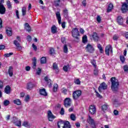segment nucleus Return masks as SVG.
Masks as SVG:
<instances>
[{"instance_id":"obj_1","label":"nucleus","mask_w":128,"mask_h":128,"mask_svg":"<svg viewBox=\"0 0 128 128\" xmlns=\"http://www.w3.org/2000/svg\"><path fill=\"white\" fill-rule=\"evenodd\" d=\"M111 88L113 92H116L118 90V86H120V83L118 82V80L116 78H111Z\"/></svg>"},{"instance_id":"obj_2","label":"nucleus","mask_w":128,"mask_h":128,"mask_svg":"<svg viewBox=\"0 0 128 128\" xmlns=\"http://www.w3.org/2000/svg\"><path fill=\"white\" fill-rule=\"evenodd\" d=\"M72 36L76 40H78V36H80V32L78 28H74L72 31Z\"/></svg>"},{"instance_id":"obj_3","label":"nucleus","mask_w":128,"mask_h":128,"mask_svg":"<svg viewBox=\"0 0 128 128\" xmlns=\"http://www.w3.org/2000/svg\"><path fill=\"white\" fill-rule=\"evenodd\" d=\"M91 40H93L94 42H98L100 40V36L98 33L94 32L90 36Z\"/></svg>"},{"instance_id":"obj_4","label":"nucleus","mask_w":128,"mask_h":128,"mask_svg":"<svg viewBox=\"0 0 128 128\" xmlns=\"http://www.w3.org/2000/svg\"><path fill=\"white\" fill-rule=\"evenodd\" d=\"M72 95L74 100H78L80 96H82V91L80 90H76L73 92Z\"/></svg>"},{"instance_id":"obj_5","label":"nucleus","mask_w":128,"mask_h":128,"mask_svg":"<svg viewBox=\"0 0 128 128\" xmlns=\"http://www.w3.org/2000/svg\"><path fill=\"white\" fill-rule=\"evenodd\" d=\"M12 122L14 124H15V126H22V122L20 121V120H18V118H16V117H13Z\"/></svg>"},{"instance_id":"obj_6","label":"nucleus","mask_w":128,"mask_h":128,"mask_svg":"<svg viewBox=\"0 0 128 128\" xmlns=\"http://www.w3.org/2000/svg\"><path fill=\"white\" fill-rule=\"evenodd\" d=\"M121 10L123 14H126V12H128V4H126V3H122L121 8Z\"/></svg>"},{"instance_id":"obj_7","label":"nucleus","mask_w":128,"mask_h":128,"mask_svg":"<svg viewBox=\"0 0 128 128\" xmlns=\"http://www.w3.org/2000/svg\"><path fill=\"white\" fill-rule=\"evenodd\" d=\"M72 104V100L70 98H65L64 100V106L66 108H68V106H70V104Z\"/></svg>"},{"instance_id":"obj_8","label":"nucleus","mask_w":128,"mask_h":128,"mask_svg":"<svg viewBox=\"0 0 128 128\" xmlns=\"http://www.w3.org/2000/svg\"><path fill=\"white\" fill-rule=\"evenodd\" d=\"M110 52L111 54H112V48L110 45H108L105 49V52L107 56H110Z\"/></svg>"},{"instance_id":"obj_9","label":"nucleus","mask_w":128,"mask_h":128,"mask_svg":"<svg viewBox=\"0 0 128 128\" xmlns=\"http://www.w3.org/2000/svg\"><path fill=\"white\" fill-rule=\"evenodd\" d=\"M86 50H87V52H90L91 54H92V52H94V46L90 44H88L86 46Z\"/></svg>"},{"instance_id":"obj_10","label":"nucleus","mask_w":128,"mask_h":128,"mask_svg":"<svg viewBox=\"0 0 128 128\" xmlns=\"http://www.w3.org/2000/svg\"><path fill=\"white\" fill-rule=\"evenodd\" d=\"M96 109L94 105H91L90 106L89 111L91 114H94L96 112Z\"/></svg>"},{"instance_id":"obj_11","label":"nucleus","mask_w":128,"mask_h":128,"mask_svg":"<svg viewBox=\"0 0 128 128\" xmlns=\"http://www.w3.org/2000/svg\"><path fill=\"white\" fill-rule=\"evenodd\" d=\"M87 120L88 124H90V125H92L93 128H96V123H94V121L92 118V117L89 116Z\"/></svg>"},{"instance_id":"obj_12","label":"nucleus","mask_w":128,"mask_h":128,"mask_svg":"<svg viewBox=\"0 0 128 128\" xmlns=\"http://www.w3.org/2000/svg\"><path fill=\"white\" fill-rule=\"evenodd\" d=\"M107 88H108V86H106V84L105 82H102L99 86L98 90L100 92H102V90H106Z\"/></svg>"},{"instance_id":"obj_13","label":"nucleus","mask_w":128,"mask_h":128,"mask_svg":"<svg viewBox=\"0 0 128 128\" xmlns=\"http://www.w3.org/2000/svg\"><path fill=\"white\" fill-rule=\"evenodd\" d=\"M56 118V116H54V114H52V111L49 110L48 111V120L49 122H53L54 120Z\"/></svg>"},{"instance_id":"obj_14","label":"nucleus","mask_w":128,"mask_h":128,"mask_svg":"<svg viewBox=\"0 0 128 128\" xmlns=\"http://www.w3.org/2000/svg\"><path fill=\"white\" fill-rule=\"evenodd\" d=\"M0 14H6V8L4 4L0 3Z\"/></svg>"},{"instance_id":"obj_15","label":"nucleus","mask_w":128,"mask_h":128,"mask_svg":"<svg viewBox=\"0 0 128 128\" xmlns=\"http://www.w3.org/2000/svg\"><path fill=\"white\" fill-rule=\"evenodd\" d=\"M6 32L8 36H12V28H8L6 29Z\"/></svg>"},{"instance_id":"obj_16","label":"nucleus","mask_w":128,"mask_h":128,"mask_svg":"<svg viewBox=\"0 0 128 128\" xmlns=\"http://www.w3.org/2000/svg\"><path fill=\"white\" fill-rule=\"evenodd\" d=\"M124 18H122V16H118L117 18V22L120 24V26H122V24H124Z\"/></svg>"},{"instance_id":"obj_17","label":"nucleus","mask_w":128,"mask_h":128,"mask_svg":"<svg viewBox=\"0 0 128 128\" xmlns=\"http://www.w3.org/2000/svg\"><path fill=\"white\" fill-rule=\"evenodd\" d=\"M56 14L58 22L59 24H62V16H60V12H56Z\"/></svg>"},{"instance_id":"obj_18","label":"nucleus","mask_w":128,"mask_h":128,"mask_svg":"<svg viewBox=\"0 0 128 128\" xmlns=\"http://www.w3.org/2000/svg\"><path fill=\"white\" fill-rule=\"evenodd\" d=\"M4 90L5 94H10V90H11L10 86H6Z\"/></svg>"},{"instance_id":"obj_19","label":"nucleus","mask_w":128,"mask_h":128,"mask_svg":"<svg viewBox=\"0 0 128 128\" xmlns=\"http://www.w3.org/2000/svg\"><path fill=\"white\" fill-rule=\"evenodd\" d=\"M40 94H41V96H48V93L46 91L45 88L40 89Z\"/></svg>"},{"instance_id":"obj_20","label":"nucleus","mask_w":128,"mask_h":128,"mask_svg":"<svg viewBox=\"0 0 128 128\" xmlns=\"http://www.w3.org/2000/svg\"><path fill=\"white\" fill-rule=\"evenodd\" d=\"M14 46H16L17 48H18V50H22V46H20V44L16 40H14Z\"/></svg>"},{"instance_id":"obj_21","label":"nucleus","mask_w":128,"mask_h":128,"mask_svg":"<svg viewBox=\"0 0 128 128\" xmlns=\"http://www.w3.org/2000/svg\"><path fill=\"white\" fill-rule=\"evenodd\" d=\"M58 128H64V121H59L58 122Z\"/></svg>"},{"instance_id":"obj_22","label":"nucleus","mask_w":128,"mask_h":128,"mask_svg":"<svg viewBox=\"0 0 128 128\" xmlns=\"http://www.w3.org/2000/svg\"><path fill=\"white\" fill-rule=\"evenodd\" d=\"M24 28L26 30V32H31L32 30L30 26V24H28V23L25 24Z\"/></svg>"},{"instance_id":"obj_23","label":"nucleus","mask_w":128,"mask_h":128,"mask_svg":"<svg viewBox=\"0 0 128 128\" xmlns=\"http://www.w3.org/2000/svg\"><path fill=\"white\" fill-rule=\"evenodd\" d=\"M34 86V84H32V82H30L28 84H27L26 88L27 90H32Z\"/></svg>"},{"instance_id":"obj_24","label":"nucleus","mask_w":128,"mask_h":128,"mask_svg":"<svg viewBox=\"0 0 128 128\" xmlns=\"http://www.w3.org/2000/svg\"><path fill=\"white\" fill-rule=\"evenodd\" d=\"M51 32H52V34H56L58 31L56 29V26L54 25L53 26H52V27L51 28Z\"/></svg>"},{"instance_id":"obj_25","label":"nucleus","mask_w":128,"mask_h":128,"mask_svg":"<svg viewBox=\"0 0 128 128\" xmlns=\"http://www.w3.org/2000/svg\"><path fill=\"white\" fill-rule=\"evenodd\" d=\"M53 68L56 70V73L60 72V69H58V64H56V63H54Z\"/></svg>"},{"instance_id":"obj_26","label":"nucleus","mask_w":128,"mask_h":128,"mask_svg":"<svg viewBox=\"0 0 128 128\" xmlns=\"http://www.w3.org/2000/svg\"><path fill=\"white\" fill-rule=\"evenodd\" d=\"M32 68L34 70H36V58H34L33 60Z\"/></svg>"},{"instance_id":"obj_27","label":"nucleus","mask_w":128,"mask_h":128,"mask_svg":"<svg viewBox=\"0 0 128 128\" xmlns=\"http://www.w3.org/2000/svg\"><path fill=\"white\" fill-rule=\"evenodd\" d=\"M14 104H17V106H20L22 104V102L20 99H16L14 100Z\"/></svg>"},{"instance_id":"obj_28","label":"nucleus","mask_w":128,"mask_h":128,"mask_svg":"<svg viewBox=\"0 0 128 128\" xmlns=\"http://www.w3.org/2000/svg\"><path fill=\"white\" fill-rule=\"evenodd\" d=\"M63 52L64 54H68V46L64 44L63 47Z\"/></svg>"},{"instance_id":"obj_29","label":"nucleus","mask_w":128,"mask_h":128,"mask_svg":"<svg viewBox=\"0 0 128 128\" xmlns=\"http://www.w3.org/2000/svg\"><path fill=\"white\" fill-rule=\"evenodd\" d=\"M8 72L10 75V76H12V75L14 74V72H12V67H9Z\"/></svg>"},{"instance_id":"obj_30","label":"nucleus","mask_w":128,"mask_h":128,"mask_svg":"<svg viewBox=\"0 0 128 128\" xmlns=\"http://www.w3.org/2000/svg\"><path fill=\"white\" fill-rule=\"evenodd\" d=\"M114 8V5L112 4H109L108 6V8L107 10L108 12H112V10Z\"/></svg>"},{"instance_id":"obj_31","label":"nucleus","mask_w":128,"mask_h":128,"mask_svg":"<svg viewBox=\"0 0 128 128\" xmlns=\"http://www.w3.org/2000/svg\"><path fill=\"white\" fill-rule=\"evenodd\" d=\"M64 128H70V122L67 121L64 122Z\"/></svg>"},{"instance_id":"obj_32","label":"nucleus","mask_w":128,"mask_h":128,"mask_svg":"<svg viewBox=\"0 0 128 128\" xmlns=\"http://www.w3.org/2000/svg\"><path fill=\"white\" fill-rule=\"evenodd\" d=\"M49 52L51 56H54V54H56V52H54V49L53 48H50Z\"/></svg>"},{"instance_id":"obj_33","label":"nucleus","mask_w":128,"mask_h":128,"mask_svg":"<svg viewBox=\"0 0 128 128\" xmlns=\"http://www.w3.org/2000/svg\"><path fill=\"white\" fill-rule=\"evenodd\" d=\"M102 110L104 112V110H106L108 108V105L106 104H104L102 106Z\"/></svg>"},{"instance_id":"obj_34","label":"nucleus","mask_w":128,"mask_h":128,"mask_svg":"<svg viewBox=\"0 0 128 128\" xmlns=\"http://www.w3.org/2000/svg\"><path fill=\"white\" fill-rule=\"evenodd\" d=\"M58 84H54L53 87V92H58Z\"/></svg>"},{"instance_id":"obj_35","label":"nucleus","mask_w":128,"mask_h":128,"mask_svg":"<svg viewBox=\"0 0 128 128\" xmlns=\"http://www.w3.org/2000/svg\"><path fill=\"white\" fill-rule=\"evenodd\" d=\"M40 64H46V57H42L40 60Z\"/></svg>"},{"instance_id":"obj_36","label":"nucleus","mask_w":128,"mask_h":128,"mask_svg":"<svg viewBox=\"0 0 128 128\" xmlns=\"http://www.w3.org/2000/svg\"><path fill=\"white\" fill-rule=\"evenodd\" d=\"M26 14V7H23L22 8V16H24Z\"/></svg>"},{"instance_id":"obj_37","label":"nucleus","mask_w":128,"mask_h":128,"mask_svg":"<svg viewBox=\"0 0 128 128\" xmlns=\"http://www.w3.org/2000/svg\"><path fill=\"white\" fill-rule=\"evenodd\" d=\"M82 39L83 44H86L88 42V36H86V35H84Z\"/></svg>"},{"instance_id":"obj_38","label":"nucleus","mask_w":128,"mask_h":128,"mask_svg":"<svg viewBox=\"0 0 128 128\" xmlns=\"http://www.w3.org/2000/svg\"><path fill=\"white\" fill-rule=\"evenodd\" d=\"M6 5L8 6V8H9L10 10H12V4H10V0H8L6 2Z\"/></svg>"},{"instance_id":"obj_39","label":"nucleus","mask_w":128,"mask_h":128,"mask_svg":"<svg viewBox=\"0 0 128 128\" xmlns=\"http://www.w3.org/2000/svg\"><path fill=\"white\" fill-rule=\"evenodd\" d=\"M98 48L100 50V52L101 54H102L104 52V50H102V45L100 44H98Z\"/></svg>"},{"instance_id":"obj_40","label":"nucleus","mask_w":128,"mask_h":128,"mask_svg":"<svg viewBox=\"0 0 128 128\" xmlns=\"http://www.w3.org/2000/svg\"><path fill=\"white\" fill-rule=\"evenodd\" d=\"M60 0H55L54 1V4L56 6H60Z\"/></svg>"},{"instance_id":"obj_41","label":"nucleus","mask_w":128,"mask_h":128,"mask_svg":"<svg viewBox=\"0 0 128 128\" xmlns=\"http://www.w3.org/2000/svg\"><path fill=\"white\" fill-rule=\"evenodd\" d=\"M94 76H98V69L96 67L94 69Z\"/></svg>"},{"instance_id":"obj_42","label":"nucleus","mask_w":128,"mask_h":128,"mask_svg":"<svg viewBox=\"0 0 128 128\" xmlns=\"http://www.w3.org/2000/svg\"><path fill=\"white\" fill-rule=\"evenodd\" d=\"M68 68H70V66L68 65L64 66L63 67V70L64 72H68Z\"/></svg>"},{"instance_id":"obj_43","label":"nucleus","mask_w":128,"mask_h":128,"mask_svg":"<svg viewBox=\"0 0 128 128\" xmlns=\"http://www.w3.org/2000/svg\"><path fill=\"white\" fill-rule=\"evenodd\" d=\"M120 60L124 64V60H126V58L124 56H120Z\"/></svg>"},{"instance_id":"obj_44","label":"nucleus","mask_w":128,"mask_h":128,"mask_svg":"<svg viewBox=\"0 0 128 128\" xmlns=\"http://www.w3.org/2000/svg\"><path fill=\"white\" fill-rule=\"evenodd\" d=\"M4 104L5 106H8L10 104V101L8 100H5L4 102Z\"/></svg>"},{"instance_id":"obj_45","label":"nucleus","mask_w":128,"mask_h":128,"mask_svg":"<svg viewBox=\"0 0 128 128\" xmlns=\"http://www.w3.org/2000/svg\"><path fill=\"white\" fill-rule=\"evenodd\" d=\"M12 54H14L13 52H10L9 54H4V56H5V58H8L9 56H12Z\"/></svg>"},{"instance_id":"obj_46","label":"nucleus","mask_w":128,"mask_h":128,"mask_svg":"<svg viewBox=\"0 0 128 128\" xmlns=\"http://www.w3.org/2000/svg\"><path fill=\"white\" fill-rule=\"evenodd\" d=\"M124 70L126 72H128V66L127 65H125L124 66Z\"/></svg>"},{"instance_id":"obj_47","label":"nucleus","mask_w":128,"mask_h":128,"mask_svg":"<svg viewBox=\"0 0 128 128\" xmlns=\"http://www.w3.org/2000/svg\"><path fill=\"white\" fill-rule=\"evenodd\" d=\"M119 36L117 34H114V36H113V40H118L119 38Z\"/></svg>"},{"instance_id":"obj_48","label":"nucleus","mask_w":128,"mask_h":128,"mask_svg":"<svg viewBox=\"0 0 128 128\" xmlns=\"http://www.w3.org/2000/svg\"><path fill=\"white\" fill-rule=\"evenodd\" d=\"M74 84H80V79H75Z\"/></svg>"},{"instance_id":"obj_49","label":"nucleus","mask_w":128,"mask_h":128,"mask_svg":"<svg viewBox=\"0 0 128 128\" xmlns=\"http://www.w3.org/2000/svg\"><path fill=\"white\" fill-rule=\"evenodd\" d=\"M91 64L94 66V68H96V60H92L91 61Z\"/></svg>"},{"instance_id":"obj_50","label":"nucleus","mask_w":128,"mask_h":128,"mask_svg":"<svg viewBox=\"0 0 128 128\" xmlns=\"http://www.w3.org/2000/svg\"><path fill=\"white\" fill-rule=\"evenodd\" d=\"M22 126H26V128H28V122H24L22 124Z\"/></svg>"},{"instance_id":"obj_51","label":"nucleus","mask_w":128,"mask_h":128,"mask_svg":"<svg viewBox=\"0 0 128 128\" xmlns=\"http://www.w3.org/2000/svg\"><path fill=\"white\" fill-rule=\"evenodd\" d=\"M70 118L72 120H76V116H74V114H71Z\"/></svg>"},{"instance_id":"obj_52","label":"nucleus","mask_w":128,"mask_h":128,"mask_svg":"<svg viewBox=\"0 0 128 128\" xmlns=\"http://www.w3.org/2000/svg\"><path fill=\"white\" fill-rule=\"evenodd\" d=\"M64 14L65 18H68V10H64Z\"/></svg>"},{"instance_id":"obj_53","label":"nucleus","mask_w":128,"mask_h":128,"mask_svg":"<svg viewBox=\"0 0 128 128\" xmlns=\"http://www.w3.org/2000/svg\"><path fill=\"white\" fill-rule=\"evenodd\" d=\"M60 114L62 116H64V108H61Z\"/></svg>"},{"instance_id":"obj_54","label":"nucleus","mask_w":128,"mask_h":128,"mask_svg":"<svg viewBox=\"0 0 128 128\" xmlns=\"http://www.w3.org/2000/svg\"><path fill=\"white\" fill-rule=\"evenodd\" d=\"M41 72H42V69H40V68H38L36 72V74H38V76H40Z\"/></svg>"},{"instance_id":"obj_55","label":"nucleus","mask_w":128,"mask_h":128,"mask_svg":"<svg viewBox=\"0 0 128 128\" xmlns=\"http://www.w3.org/2000/svg\"><path fill=\"white\" fill-rule=\"evenodd\" d=\"M101 20H102V18H100V16H97L96 21L98 22H100Z\"/></svg>"},{"instance_id":"obj_56","label":"nucleus","mask_w":128,"mask_h":128,"mask_svg":"<svg viewBox=\"0 0 128 128\" xmlns=\"http://www.w3.org/2000/svg\"><path fill=\"white\" fill-rule=\"evenodd\" d=\"M32 46L35 52H36V50H38V47L34 45V44H32Z\"/></svg>"},{"instance_id":"obj_57","label":"nucleus","mask_w":128,"mask_h":128,"mask_svg":"<svg viewBox=\"0 0 128 128\" xmlns=\"http://www.w3.org/2000/svg\"><path fill=\"white\" fill-rule=\"evenodd\" d=\"M26 40L28 42H32V36H30L28 35L27 36Z\"/></svg>"},{"instance_id":"obj_58","label":"nucleus","mask_w":128,"mask_h":128,"mask_svg":"<svg viewBox=\"0 0 128 128\" xmlns=\"http://www.w3.org/2000/svg\"><path fill=\"white\" fill-rule=\"evenodd\" d=\"M25 70H26V72H30V66H26L25 68Z\"/></svg>"},{"instance_id":"obj_59","label":"nucleus","mask_w":128,"mask_h":128,"mask_svg":"<svg viewBox=\"0 0 128 128\" xmlns=\"http://www.w3.org/2000/svg\"><path fill=\"white\" fill-rule=\"evenodd\" d=\"M67 92H68V90H66V88H62V92L63 94H66Z\"/></svg>"},{"instance_id":"obj_60","label":"nucleus","mask_w":128,"mask_h":128,"mask_svg":"<svg viewBox=\"0 0 128 128\" xmlns=\"http://www.w3.org/2000/svg\"><path fill=\"white\" fill-rule=\"evenodd\" d=\"M61 41L62 44H66V38H64V37H62L61 38Z\"/></svg>"},{"instance_id":"obj_61","label":"nucleus","mask_w":128,"mask_h":128,"mask_svg":"<svg viewBox=\"0 0 128 128\" xmlns=\"http://www.w3.org/2000/svg\"><path fill=\"white\" fill-rule=\"evenodd\" d=\"M4 88V82L0 80V88Z\"/></svg>"},{"instance_id":"obj_62","label":"nucleus","mask_w":128,"mask_h":128,"mask_svg":"<svg viewBox=\"0 0 128 128\" xmlns=\"http://www.w3.org/2000/svg\"><path fill=\"white\" fill-rule=\"evenodd\" d=\"M82 4L84 6H86V0H84L82 2Z\"/></svg>"},{"instance_id":"obj_63","label":"nucleus","mask_w":128,"mask_h":128,"mask_svg":"<svg viewBox=\"0 0 128 128\" xmlns=\"http://www.w3.org/2000/svg\"><path fill=\"white\" fill-rule=\"evenodd\" d=\"M80 34H84V29H82V28H80Z\"/></svg>"},{"instance_id":"obj_64","label":"nucleus","mask_w":128,"mask_h":128,"mask_svg":"<svg viewBox=\"0 0 128 128\" xmlns=\"http://www.w3.org/2000/svg\"><path fill=\"white\" fill-rule=\"evenodd\" d=\"M28 100H30V96L27 95L25 98L26 102H28Z\"/></svg>"}]
</instances>
